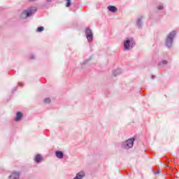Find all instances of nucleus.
I'll return each instance as SVG.
<instances>
[{
	"mask_svg": "<svg viewBox=\"0 0 179 179\" xmlns=\"http://www.w3.org/2000/svg\"><path fill=\"white\" fill-rule=\"evenodd\" d=\"M174 37H176V31H173L167 36L166 42V47H171V45H173V38H174Z\"/></svg>",
	"mask_w": 179,
	"mask_h": 179,
	"instance_id": "nucleus-1",
	"label": "nucleus"
},
{
	"mask_svg": "<svg viewBox=\"0 0 179 179\" xmlns=\"http://www.w3.org/2000/svg\"><path fill=\"white\" fill-rule=\"evenodd\" d=\"M36 8H31L27 10H25L24 13L21 14V17L22 19H24L26 17H29V16H31L34 12H36Z\"/></svg>",
	"mask_w": 179,
	"mask_h": 179,
	"instance_id": "nucleus-2",
	"label": "nucleus"
},
{
	"mask_svg": "<svg viewBox=\"0 0 179 179\" xmlns=\"http://www.w3.org/2000/svg\"><path fill=\"white\" fill-rule=\"evenodd\" d=\"M134 141H135L134 138L128 139L127 141L122 143V148L124 149H130V148L134 146Z\"/></svg>",
	"mask_w": 179,
	"mask_h": 179,
	"instance_id": "nucleus-3",
	"label": "nucleus"
},
{
	"mask_svg": "<svg viewBox=\"0 0 179 179\" xmlns=\"http://www.w3.org/2000/svg\"><path fill=\"white\" fill-rule=\"evenodd\" d=\"M85 34L90 43H91V41H93V32L92 31V29L87 28L85 29Z\"/></svg>",
	"mask_w": 179,
	"mask_h": 179,
	"instance_id": "nucleus-4",
	"label": "nucleus"
},
{
	"mask_svg": "<svg viewBox=\"0 0 179 179\" xmlns=\"http://www.w3.org/2000/svg\"><path fill=\"white\" fill-rule=\"evenodd\" d=\"M132 47H134V41H132V39H131V41L127 40L126 41H124V48L126 50H131Z\"/></svg>",
	"mask_w": 179,
	"mask_h": 179,
	"instance_id": "nucleus-5",
	"label": "nucleus"
},
{
	"mask_svg": "<svg viewBox=\"0 0 179 179\" xmlns=\"http://www.w3.org/2000/svg\"><path fill=\"white\" fill-rule=\"evenodd\" d=\"M20 174L19 172H14L10 176V178L11 179H19Z\"/></svg>",
	"mask_w": 179,
	"mask_h": 179,
	"instance_id": "nucleus-6",
	"label": "nucleus"
},
{
	"mask_svg": "<svg viewBox=\"0 0 179 179\" xmlns=\"http://www.w3.org/2000/svg\"><path fill=\"white\" fill-rule=\"evenodd\" d=\"M85 172H79L77 173L76 176L74 178V179H83V177H85Z\"/></svg>",
	"mask_w": 179,
	"mask_h": 179,
	"instance_id": "nucleus-7",
	"label": "nucleus"
},
{
	"mask_svg": "<svg viewBox=\"0 0 179 179\" xmlns=\"http://www.w3.org/2000/svg\"><path fill=\"white\" fill-rule=\"evenodd\" d=\"M56 156L58 159H63L64 158V153L61 151L56 152Z\"/></svg>",
	"mask_w": 179,
	"mask_h": 179,
	"instance_id": "nucleus-8",
	"label": "nucleus"
},
{
	"mask_svg": "<svg viewBox=\"0 0 179 179\" xmlns=\"http://www.w3.org/2000/svg\"><path fill=\"white\" fill-rule=\"evenodd\" d=\"M108 10H110V12H116L117 10V8L114 6H109L108 7Z\"/></svg>",
	"mask_w": 179,
	"mask_h": 179,
	"instance_id": "nucleus-9",
	"label": "nucleus"
},
{
	"mask_svg": "<svg viewBox=\"0 0 179 179\" xmlns=\"http://www.w3.org/2000/svg\"><path fill=\"white\" fill-rule=\"evenodd\" d=\"M22 113L20 112L17 113V117L15 118V121H20V119L22 118Z\"/></svg>",
	"mask_w": 179,
	"mask_h": 179,
	"instance_id": "nucleus-10",
	"label": "nucleus"
},
{
	"mask_svg": "<svg viewBox=\"0 0 179 179\" xmlns=\"http://www.w3.org/2000/svg\"><path fill=\"white\" fill-rule=\"evenodd\" d=\"M41 155H37L35 158V162H36L37 163H40V162H41Z\"/></svg>",
	"mask_w": 179,
	"mask_h": 179,
	"instance_id": "nucleus-11",
	"label": "nucleus"
},
{
	"mask_svg": "<svg viewBox=\"0 0 179 179\" xmlns=\"http://www.w3.org/2000/svg\"><path fill=\"white\" fill-rule=\"evenodd\" d=\"M120 73H121V70L120 69H117V70H116L113 72V75L115 76H117V75H120Z\"/></svg>",
	"mask_w": 179,
	"mask_h": 179,
	"instance_id": "nucleus-12",
	"label": "nucleus"
},
{
	"mask_svg": "<svg viewBox=\"0 0 179 179\" xmlns=\"http://www.w3.org/2000/svg\"><path fill=\"white\" fill-rule=\"evenodd\" d=\"M44 30V27H38V29H37V31H38V32H41V31H43Z\"/></svg>",
	"mask_w": 179,
	"mask_h": 179,
	"instance_id": "nucleus-13",
	"label": "nucleus"
},
{
	"mask_svg": "<svg viewBox=\"0 0 179 179\" xmlns=\"http://www.w3.org/2000/svg\"><path fill=\"white\" fill-rule=\"evenodd\" d=\"M66 6L67 7V8H69V6H71V0H66Z\"/></svg>",
	"mask_w": 179,
	"mask_h": 179,
	"instance_id": "nucleus-14",
	"label": "nucleus"
},
{
	"mask_svg": "<svg viewBox=\"0 0 179 179\" xmlns=\"http://www.w3.org/2000/svg\"><path fill=\"white\" fill-rule=\"evenodd\" d=\"M44 101L45 103H51V99H50V98H46L45 99Z\"/></svg>",
	"mask_w": 179,
	"mask_h": 179,
	"instance_id": "nucleus-15",
	"label": "nucleus"
},
{
	"mask_svg": "<svg viewBox=\"0 0 179 179\" xmlns=\"http://www.w3.org/2000/svg\"><path fill=\"white\" fill-rule=\"evenodd\" d=\"M157 9H159V10H162V9H163V6H159Z\"/></svg>",
	"mask_w": 179,
	"mask_h": 179,
	"instance_id": "nucleus-16",
	"label": "nucleus"
},
{
	"mask_svg": "<svg viewBox=\"0 0 179 179\" xmlns=\"http://www.w3.org/2000/svg\"><path fill=\"white\" fill-rule=\"evenodd\" d=\"M137 26H141V20H138Z\"/></svg>",
	"mask_w": 179,
	"mask_h": 179,
	"instance_id": "nucleus-17",
	"label": "nucleus"
},
{
	"mask_svg": "<svg viewBox=\"0 0 179 179\" xmlns=\"http://www.w3.org/2000/svg\"><path fill=\"white\" fill-rule=\"evenodd\" d=\"M162 64H163L164 65H166V64H167V61L164 60V61L162 62Z\"/></svg>",
	"mask_w": 179,
	"mask_h": 179,
	"instance_id": "nucleus-18",
	"label": "nucleus"
},
{
	"mask_svg": "<svg viewBox=\"0 0 179 179\" xmlns=\"http://www.w3.org/2000/svg\"><path fill=\"white\" fill-rule=\"evenodd\" d=\"M155 174H160V170H158L157 172L155 173Z\"/></svg>",
	"mask_w": 179,
	"mask_h": 179,
	"instance_id": "nucleus-19",
	"label": "nucleus"
},
{
	"mask_svg": "<svg viewBox=\"0 0 179 179\" xmlns=\"http://www.w3.org/2000/svg\"><path fill=\"white\" fill-rule=\"evenodd\" d=\"M51 0H48V2H50Z\"/></svg>",
	"mask_w": 179,
	"mask_h": 179,
	"instance_id": "nucleus-20",
	"label": "nucleus"
},
{
	"mask_svg": "<svg viewBox=\"0 0 179 179\" xmlns=\"http://www.w3.org/2000/svg\"><path fill=\"white\" fill-rule=\"evenodd\" d=\"M30 1H35V0H30Z\"/></svg>",
	"mask_w": 179,
	"mask_h": 179,
	"instance_id": "nucleus-21",
	"label": "nucleus"
}]
</instances>
